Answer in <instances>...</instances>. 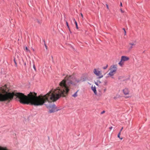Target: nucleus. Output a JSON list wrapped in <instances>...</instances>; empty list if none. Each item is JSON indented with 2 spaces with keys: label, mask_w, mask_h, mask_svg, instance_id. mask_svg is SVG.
Returning a JSON list of instances; mask_svg holds the SVG:
<instances>
[{
  "label": "nucleus",
  "mask_w": 150,
  "mask_h": 150,
  "mask_svg": "<svg viewBox=\"0 0 150 150\" xmlns=\"http://www.w3.org/2000/svg\"><path fill=\"white\" fill-rule=\"evenodd\" d=\"M82 81L81 78L74 77L73 75H67L59 83V86L56 89L51 90L45 95L37 96V93L30 92L27 96L18 93V100L21 103L30 104L35 106L43 105L46 102H54L61 97H65L69 93L70 88L73 86Z\"/></svg>",
  "instance_id": "1"
},
{
  "label": "nucleus",
  "mask_w": 150,
  "mask_h": 150,
  "mask_svg": "<svg viewBox=\"0 0 150 150\" xmlns=\"http://www.w3.org/2000/svg\"><path fill=\"white\" fill-rule=\"evenodd\" d=\"M117 70V65H112L110 67V71L108 75L110 76H113L116 73Z\"/></svg>",
  "instance_id": "2"
},
{
  "label": "nucleus",
  "mask_w": 150,
  "mask_h": 150,
  "mask_svg": "<svg viewBox=\"0 0 150 150\" xmlns=\"http://www.w3.org/2000/svg\"><path fill=\"white\" fill-rule=\"evenodd\" d=\"M129 58L126 56H122L121 57L120 61L118 63V64L121 67H122L125 61L128 60Z\"/></svg>",
  "instance_id": "3"
},
{
  "label": "nucleus",
  "mask_w": 150,
  "mask_h": 150,
  "mask_svg": "<svg viewBox=\"0 0 150 150\" xmlns=\"http://www.w3.org/2000/svg\"><path fill=\"white\" fill-rule=\"evenodd\" d=\"M136 45V41H134L132 42H129L126 47L127 48L128 51H131L132 49Z\"/></svg>",
  "instance_id": "4"
},
{
  "label": "nucleus",
  "mask_w": 150,
  "mask_h": 150,
  "mask_svg": "<svg viewBox=\"0 0 150 150\" xmlns=\"http://www.w3.org/2000/svg\"><path fill=\"white\" fill-rule=\"evenodd\" d=\"M93 72L95 75L98 76L99 78H101L103 77V75L102 74L101 72L96 69H94Z\"/></svg>",
  "instance_id": "5"
},
{
  "label": "nucleus",
  "mask_w": 150,
  "mask_h": 150,
  "mask_svg": "<svg viewBox=\"0 0 150 150\" xmlns=\"http://www.w3.org/2000/svg\"><path fill=\"white\" fill-rule=\"evenodd\" d=\"M124 94L125 95H129L130 92L129 89L127 88H125L122 90Z\"/></svg>",
  "instance_id": "6"
},
{
  "label": "nucleus",
  "mask_w": 150,
  "mask_h": 150,
  "mask_svg": "<svg viewBox=\"0 0 150 150\" xmlns=\"http://www.w3.org/2000/svg\"><path fill=\"white\" fill-rule=\"evenodd\" d=\"M58 110L57 108L54 107H53L50 110L49 112L50 113H52Z\"/></svg>",
  "instance_id": "7"
},
{
  "label": "nucleus",
  "mask_w": 150,
  "mask_h": 150,
  "mask_svg": "<svg viewBox=\"0 0 150 150\" xmlns=\"http://www.w3.org/2000/svg\"><path fill=\"white\" fill-rule=\"evenodd\" d=\"M91 89L93 91L95 94L96 95L97 94V92L96 90V88L95 86L92 85L91 87Z\"/></svg>",
  "instance_id": "8"
},
{
  "label": "nucleus",
  "mask_w": 150,
  "mask_h": 150,
  "mask_svg": "<svg viewBox=\"0 0 150 150\" xmlns=\"http://www.w3.org/2000/svg\"><path fill=\"white\" fill-rule=\"evenodd\" d=\"M0 150H8L6 147H1L0 146Z\"/></svg>",
  "instance_id": "9"
},
{
  "label": "nucleus",
  "mask_w": 150,
  "mask_h": 150,
  "mask_svg": "<svg viewBox=\"0 0 150 150\" xmlns=\"http://www.w3.org/2000/svg\"><path fill=\"white\" fill-rule=\"evenodd\" d=\"M78 91V90L74 94L72 95L73 97H76L78 96L77 93Z\"/></svg>",
  "instance_id": "10"
},
{
  "label": "nucleus",
  "mask_w": 150,
  "mask_h": 150,
  "mask_svg": "<svg viewBox=\"0 0 150 150\" xmlns=\"http://www.w3.org/2000/svg\"><path fill=\"white\" fill-rule=\"evenodd\" d=\"M101 83V82L100 81H97V82H95V84L98 86V85Z\"/></svg>",
  "instance_id": "11"
},
{
  "label": "nucleus",
  "mask_w": 150,
  "mask_h": 150,
  "mask_svg": "<svg viewBox=\"0 0 150 150\" xmlns=\"http://www.w3.org/2000/svg\"><path fill=\"white\" fill-rule=\"evenodd\" d=\"M120 134H121V133L120 132H119V133L118 134V135H117V137L119 138H120V139L122 140V138H120Z\"/></svg>",
  "instance_id": "12"
},
{
  "label": "nucleus",
  "mask_w": 150,
  "mask_h": 150,
  "mask_svg": "<svg viewBox=\"0 0 150 150\" xmlns=\"http://www.w3.org/2000/svg\"><path fill=\"white\" fill-rule=\"evenodd\" d=\"M75 25H76V28H77V29H78V25H77V22H76V21H75Z\"/></svg>",
  "instance_id": "13"
},
{
  "label": "nucleus",
  "mask_w": 150,
  "mask_h": 150,
  "mask_svg": "<svg viewBox=\"0 0 150 150\" xmlns=\"http://www.w3.org/2000/svg\"><path fill=\"white\" fill-rule=\"evenodd\" d=\"M25 50L27 52H30V51L28 49L27 47H25Z\"/></svg>",
  "instance_id": "14"
},
{
  "label": "nucleus",
  "mask_w": 150,
  "mask_h": 150,
  "mask_svg": "<svg viewBox=\"0 0 150 150\" xmlns=\"http://www.w3.org/2000/svg\"><path fill=\"white\" fill-rule=\"evenodd\" d=\"M66 23L67 25L69 30H70V28H69V26L68 24V23L67 21H66Z\"/></svg>",
  "instance_id": "15"
},
{
  "label": "nucleus",
  "mask_w": 150,
  "mask_h": 150,
  "mask_svg": "<svg viewBox=\"0 0 150 150\" xmlns=\"http://www.w3.org/2000/svg\"><path fill=\"white\" fill-rule=\"evenodd\" d=\"M108 67V65L107 64L105 67H103V69H105L107 68Z\"/></svg>",
  "instance_id": "16"
},
{
  "label": "nucleus",
  "mask_w": 150,
  "mask_h": 150,
  "mask_svg": "<svg viewBox=\"0 0 150 150\" xmlns=\"http://www.w3.org/2000/svg\"><path fill=\"white\" fill-rule=\"evenodd\" d=\"M33 68L35 70V71H36V68H35V64H34L33 65Z\"/></svg>",
  "instance_id": "17"
},
{
  "label": "nucleus",
  "mask_w": 150,
  "mask_h": 150,
  "mask_svg": "<svg viewBox=\"0 0 150 150\" xmlns=\"http://www.w3.org/2000/svg\"><path fill=\"white\" fill-rule=\"evenodd\" d=\"M14 63H15V64H16V67H17V63H16V62L15 61V59H14Z\"/></svg>",
  "instance_id": "18"
},
{
  "label": "nucleus",
  "mask_w": 150,
  "mask_h": 150,
  "mask_svg": "<svg viewBox=\"0 0 150 150\" xmlns=\"http://www.w3.org/2000/svg\"><path fill=\"white\" fill-rule=\"evenodd\" d=\"M123 30H124L125 32V35H126V31L125 28H123Z\"/></svg>",
  "instance_id": "19"
},
{
  "label": "nucleus",
  "mask_w": 150,
  "mask_h": 150,
  "mask_svg": "<svg viewBox=\"0 0 150 150\" xmlns=\"http://www.w3.org/2000/svg\"><path fill=\"white\" fill-rule=\"evenodd\" d=\"M120 11H121V13H124V11H123V10H122V9H120Z\"/></svg>",
  "instance_id": "20"
},
{
  "label": "nucleus",
  "mask_w": 150,
  "mask_h": 150,
  "mask_svg": "<svg viewBox=\"0 0 150 150\" xmlns=\"http://www.w3.org/2000/svg\"><path fill=\"white\" fill-rule=\"evenodd\" d=\"M47 108H48V109H50V108H51V106H47Z\"/></svg>",
  "instance_id": "21"
},
{
  "label": "nucleus",
  "mask_w": 150,
  "mask_h": 150,
  "mask_svg": "<svg viewBox=\"0 0 150 150\" xmlns=\"http://www.w3.org/2000/svg\"><path fill=\"white\" fill-rule=\"evenodd\" d=\"M123 129V127H122V128H121V129L120 130V132H120L121 133V132L122 131V129Z\"/></svg>",
  "instance_id": "22"
},
{
  "label": "nucleus",
  "mask_w": 150,
  "mask_h": 150,
  "mask_svg": "<svg viewBox=\"0 0 150 150\" xmlns=\"http://www.w3.org/2000/svg\"><path fill=\"white\" fill-rule=\"evenodd\" d=\"M106 6L108 9H109V7H108V5L107 4H106Z\"/></svg>",
  "instance_id": "23"
},
{
  "label": "nucleus",
  "mask_w": 150,
  "mask_h": 150,
  "mask_svg": "<svg viewBox=\"0 0 150 150\" xmlns=\"http://www.w3.org/2000/svg\"><path fill=\"white\" fill-rule=\"evenodd\" d=\"M112 127H109V129H110V130H111V129H112Z\"/></svg>",
  "instance_id": "24"
},
{
  "label": "nucleus",
  "mask_w": 150,
  "mask_h": 150,
  "mask_svg": "<svg viewBox=\"0 0 150 150\" xmlns=\"http://www.w3.org/2000/svg\"><path fill=\"white\" fill-rule=\"evenodd\" d=\"M105 111H103L102 112H101V114H103L104 113H105Z\"/></svg>",
  "instance_id": "25"
},
{
  "label": "nucleus",
  "mask_w": 150,
  "mask_h": 150,
  "mask_svg": "<svg viewBox=\"0 0 150 150\" xmlns=\"http://www.w3.org/2000/svg\"><path fill=\"white\" fill-rule=\"evenodd\" d=\"M106 91V88H105V89H104V90H103V91H104V92H105Z\"/></svg>",
  "instance_id": "26"
},
{
  "label": "nucleus",
  "mask_w": 150,
  "mask_h": 150,
  "mask_svg": "<svg viewBox=\"0 0 150 150\" xmlns=\"http://www.w3.org/2000/svg\"><path fill=\"white\" fill-rule=\"evenodd\" d=\"M81 16L82 17V18H83V15L82 14V13H81Z\"/></svg>",
  "instance_id": "27"
},
{
  "label": "nucleus",
  "mask_w": 150,
  "mask_h": 150,
  "mask_svg": "<svg viewBox=\"0 0 150 150\" xmlns=\"http://www.w3.org/2000/svg\"><path fill=\"white\" fill-rule=\"evenodd\" d=\"M45 47L46 48V49H47V47L45 44Z\"/></svg>",
  "instance_id": "28"
},
{
  "label": "nucleus",
  "mask_w": 150,
  "mask_h": 150,
  "mask_svg": "<svg viewBox=\"0 0 150 150\" xmlns=\"http://www.w3.org/2000/svg\"><path fill=\"white\" fill-rule=\"evenodd\" d=\"M120 6H122V3L121 2L120 3Z\"/></svg>",
  "instance_id": "29"
},
{
  "label": "nucleus",
  "mask_w": 150,
  "mask_h": 150,
  "mask_svg": "<svg viewBox=\"0 0 150 150\" xmlns=\"http://www.w3.org/2000/svg\"><path fill=\"white\" fill-rule=\"evenodd\" d=\"M37 21H38V23H40V22L38 20Z\"/></svg>",
  "instance_id": "30"
},
{
  "label": "nucleus",
  "mask_w": 150,
  "mask_h": 150,
  "mask_svg": "<svg viewBox=\"0 0 150 150\" xmlns=\"http://www.w3.org/2000/svg\"><path fill=\"white\" fill-rule=\"evenodd\" d=\"M73 20L74 21V22H75V21H75V19L74 18L73 19Z\"/></svg>",
  "instance_id": "31"
},
{
  "label": "nucleus",
  "mask_w": 150,
  "mask_h": 150,
  "mask_svg": "<svg viewBox=\"0 0 150 150\" xmlns=\"http://www.w3.org/2000/svg\"><path fill=\"white\" fill-rule=\"evenodd\" d=\"M129 96H127V97H126V98H129Z\"/></svg>",
  "instance_id": "32"
},
{
  "label": "nucleus",
  "mask_w": 150,
  "mask_h": 150,
  "mask_svg": "<svg viewBox=\"0 0 150 150\" xmlns=\"http://www.w3.org/2000/svg\"><path fill=\"white\" fill-rule=\"evenodd\" d=\"M25 65H26V63H25Z\"/></svg>",
  "instance_id": "33"
}]
</instances>
